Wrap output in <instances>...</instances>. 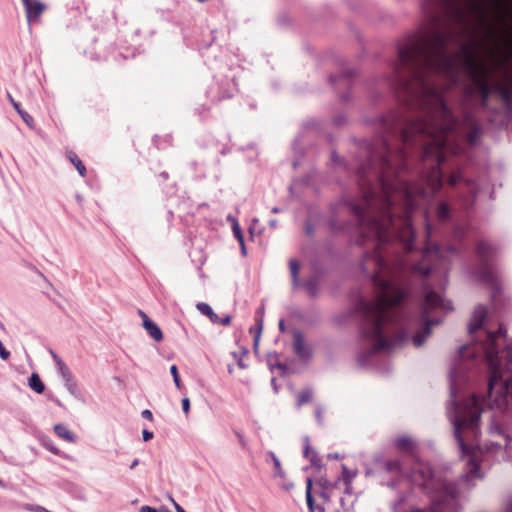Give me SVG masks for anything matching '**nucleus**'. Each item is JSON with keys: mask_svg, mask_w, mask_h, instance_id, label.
I'll list each match as a JSON object with an SVG mask.
<instances>
[{"mask_svg": "<svg viewBox=\"0 0 512 512\" xmlns=\"http://www.w3.org/2000/svg\"><path fill=\"white\" fill-rule=\"evenodd\" d=\"M467 118L472 126L471 130L467 135V140L470 145H475L481 135L482 130L480 125L475 121V119L472 116L468 115Z\"/></svg>", "mask_w": 512, "mask_h": 512, "instance_id": "ddd939ff", "label": "nucleus"}, {"mask_svg": "<svg viewBox=\"0 0 512 512\" xmlns=\"http://www.w3.org/2000/svg\"><path fill=\"white\" fill-rule=\"evenodd\" d=\"M11 105L13 106V108L15 109V111L18 114L23 111V109L21 108L20 104L17 101H14Z\"/></svg>", "mask_w": 512, "mask_h": 512, "instance_id": "a18cd8bd", "label": "nucleus"}, {"mask_svg": "<svg viewBox=\"0 0 512 512\" xmlns=\"http://www.w3.org/2000/svg\"><path fill=\"white\" fill-rule=\"evenodd\" d=\"M462 181H465V183L467 184V187H468L469 193L471 194V197L475 198L476 192H477L475 183L470 180H465L462 176V173L459 170L453 171L448 178V184L451 186H455L456 184H458Z\"/></svg>", "mask_w": 512, "mask_h": 512, "instance_id": "9d476101", "label": "nucleus"}, {"mask_svg": "<svg viewBox=\"0 0 512 512\" xmlns=\"http://www.w3.org/2000/svg\"><path fill=\"white\" fill-rule=\"evenodd\" d=\"M0 487L1 488H6V484L0 479Z\"/></svg>", "mask_w": 512, "mask_h": 512, "instance_id": "69168bd1", "label": "nucleus"}, {"mask_svg": "<svg viewBox=\"0 0 512 512\" xmlns=\"http://www.w3.org/2000/svg\"><path fill=\"white\" fill-rule=\"evenodd\" d=\"M437 217L440 221H446L449 219L450 216V209L447 203L440 202L437 211H436Z\"/></svg>", "mask_w": 512, "mask_h": 512, "instance_id": "b1692460", "label": "nucleus"}, {"mask_svg": "<svg viewBox=\"0 0 512 512\" xmlns=\"http://www.w3.org/2000/svg\"><path fill=\"white\" fill-rule=\"evenodd\" d=\"M263 315H264V307H260L258 310H257V319H256V326H257V330H256V334L254 336V348L257 349L258 347V343H259V340H260V336H261V332H262V329H263Z\"/></svg>", "mask_w": 512, "mask_h": 512, "instance_id": "a211bd4d", "label": "nucleus"}, {"mask_svg": "<svg viewBox=\"0 0 512 512\" xmlns=\"http://www.w3.org/2000/svg\"><path fill=\"white\" fill-rule=\"evenodd\" d=\"M50 354H51L55 364H58L59 361H63L53 350H50Z\"/></svg>", "mask_w": 512, "mask_h": 512, "instance_id": "c03bdc74", "label": "nucleus"}, {"mask_svg": "<svg viewBox=\"0 0 512 512\" xmlns=\"http://www.w3.org/2000/svg\"><path fill=\"white\" fill-rule=\"evenodd\" d=\"M306 501L310 512H315L314 500L311 492H309V489H306Z\"/></svg>", "mask_w": 512, "mask_h": 512, "instance_id": "72a5a7b5", "label": "nucleus"}, {"mask_svg": "<svg viewBox=\"0 0 512 512\" xmlns=\"http://www.w3.org/2000/svg\"><path fill=\"white\" fill-rule=\"evenodd\" d=\"M375 462L387 472V473H399L401 472V463L397 459L384 460L381 456L375 457Z\"/></svg>", "mask_w": 512, "mask_h": 512, "instance_id": "9b49d317", "label": "nucleus"}, {"mask_svg": "<svg viewBox=\"0 0 512 512\" xmlns=\"http://www.w3.org/2000/svg\"><path fill=\"white\" fill-rule=\"evenodd\" d=\"M320 484L322 486V490L328 491L330 489L335 488L338 484V481H336L335 483H331L327 479H321Z\"/></svg>", "mask_w": 512, "mask_h": 512, "instance_id": "473e14b6", "label": "nucleus"}, {"mask_svg": "<svg viewBox=\"0 0 512 512\" xmlns=\"http://www.w3.org/2000/svg\"><path fill=\"white\" fill-rule=\"evenodd\" d=\"M170 373H171V375L173 377V381L175 383V386L177 388H180L181 381H180V377H179V373H178V368H177L176 365H172L170 367Z\"/></svg>", "mask_w": 512, "mask_h": 512, "instance_id": "2f4dec72", "label": "nucleus"}, {"mask_svg": "<svg viewBox=\"0 0 512 512\" xmlns=\"http://www.w3.org/2000/svg\"><path fill=\"white\" fill-rule=\"evenodd\" d=\"M311 488H312V480L310 478H308L306 489H309V492H311Z\"/></svg>", "mask_w": 512, "mask_h": 512, "instance_id": "6e6d98bb", "label": "nucleus"}, {"mask_svg": "<svg viewBox=\"0 0 512 512\" xmlns=\"http://www.w3.org/2000/svg\"><path fill=\"white\" fill-rule=\"evenodd\" d=\"M196 308L204 315L208 316L210 321L214 324H220L227 326L231 323V316L225 315L224 317H220L215 313L212 309V307L205 302H199L196 305Z\"/></svg>", "mask_w": 512, "mask_h": 512, "instance_id": "0eeeda50", "label": "nucleus"}, {"mask_svg": "<svg viewBox=\"0 0 512 512\" xmlns=\"http://www.w3.org/2000/svg\"><path fill=\"white\" fill-rule=\"evenodd\" d=\"M313 396V391L310 388L302 390L297 399V407H301L302 405L311 401Z\"/></svg>", "mask_w": 512, "mask_h": 512, "instance_id": "393cba45", "label": "nucleus"}, {"mask_svg": "<svg viewBox=\"0 0 512 512\" xmlns=\"http://www.w3.org/2000/svg\"><path fill=\"white\" fill-rule=\"evenodd\" d=\"M320 495L325 501H330V495L328 491L322 490Z\"/></svg>", "mask_w": 512, "mask_h": 512, "instance_id": "49530a36", "label": "nucleus"}, {"mask_svg": "<svg viewBox=\"0 0 512 512\" xmlns=\"http://www.w3.org/2000/svg\"><path fill=\"white\" fill-rule=\"evenodd\" d=\"M304 442H305L304 451H303L304 457L308 458L312 465L319 467L320 466V460H319L316 452L311 451V447H310L309 437L308 436H306L304 438Z\"/></svg>", "mask_w": 512, "mask_h": 512, "instance_id": "2eb2a0df", "label": "nucleus"}, {"mask_svg": "<svg viewBox=\"0 0 512 512\" xmlns=\"http://www.w3.org/2000/svg\"><path fill=\"white\" fill-rule=\"evenodd\" d=\"M436 309L448 311L452 310L453 307L452 303L450 301H446L441 294L436 293L433 290H427L423 303L422 316L420 319H417V325H420L422 322H424V326L412 337V342L415 347H421L431 334V326L440 323L439 320L429 319L428 317V314Z\"/></svg>", "mask_w": 512, "mask_h": 512, "instance_id": "20e7f679", "label": "nucleus"}, {"mask_svg": "<svg viewBox=\"0 0 512 512\" xmlns=\"http://www.w3.org/2000/svg\"><path fill=\"white\" fill-rule=\"evenodd\" d=\"M293 348L301 359L307 360L311 357L310 349L305 346L303 335L300 332L294 333Z\"/></svg>", "mask_w": 512, "mask_h": 512, "instance_id": "1a4fd4ad", "label": "nucleus"}, {"mask_svg": "<svg viewBox=\"0 0 512 512\" xmlns=\"http://www.w3.org/2000/svg\"><path fill=\"white\" fill-rule=\"evenodd\" d=\"M456 253V248L453 245H438L435 244L431 248L428 247L424 254L422 262L415 263L412 266V271L415 274H419L422 276H426L437 269V264H441V270L444 272L445 276L447 275V268L445 262V258L448 254Z\"/></svg>", "mask_w": 512, "mask_h": 512, "instance_id": "423d86ee", "label": "nucleus"}, {"mask_svg": "<svg viewBox=\"0 0 512 512\" xmlns=\"http://www.w3.org/2000/svg\"><path fill=\"white\" fill-rule=\"evenodd\" d=\"M23 508H24L25 510H27V511H32V512H42L44 507L39 506V505L24 504V505H23Z\"/></svg>", "mask_w": 512, "mask_h": 512, "instance_id": "f704fd0d", "label": "nucleus"}, {"mask_svg": "<svg viewBox=\"0 0 512 512\" xmlns=\"http://www.w3.org/2000/svg\"><path fill=\"white\" fill-rule=\"evenodd\" d=\"M512 56V46L510 47V53L505 57V61H507Z\"/></svg>", "mask_w": 512, "mask_h": 512, "instance_id": "0e129e2a", "label": "nucleus"}, {"mask_svg": "<svg viewBox=\"0 0 512 512\" xmlns=\"http://www.w3.org/2000/svg\"><path fill=\"white\" fill-rule=\"evenodd\" d=\"M489 433L491 435H503L507 441H511L512 439L508 434L505 433L504 427L500 423L493 422L489 427Z\"/></svg>", "mask_w": 512, "mask_h": 512, "instance_id": "a878e982", "label": "nucleus"}, {"mask_svg": "<svg viewBox=\"0 0 512 512\" xmlns=\"http://www.w3.org/2000/svg\"><path fill=\"white\" fill-rule=\"evenodd\" d=\"M56 367L57 372L62 379L72 376L70 369L68 368L64 361H59V363L56 364Z\"/></svg>", "mask_w": 512, "mask_h": 512, "instance_id": "c756f323", "label": "nucleus"}, {"mask_svg": "<svg viewBox=\"0 0 512 512\" xmlns=\"http://www.w3.org/2000/svg\"><path fill=\"white\" fill-rule=\"evenodd\" d=\"M143 328L154 341L160 342L163 340V333L160 327L154 321H146L143 325Z\"/></svg>", "mask_w": 512, "mask_h": 512, "instance_id": "f8f14e48", "label": "nucleus"}, {"mask_svg": "<svg viewBox=\"0 0 512 512\" xmlns=\"http://www.w3.org/2000/svg\"><path fill=\"white\" fill-rule=\"evenodd\" d=\"M355 75V72L353 70H344L341 72V74L338 77L331 76L330 82L335 84L338 81L343 82L344 85H347L350 81V79Z\"/></svg>", "mask_w": 512, "mask_h": 512, "instance_id": "4be33fe9", "label": "nucleus"}, {"mask_svg": "<svg viewBox=\"0 0 512 512\" xmlns=\"http://www.w3.org/2000/svg\"><path fill=\"white\" fill-rule=\"evenodd\" d=\"M331 159H332V161H333L334 163H338V162H340V158H339V156H338L335 152H333V153H332V155H331Z\"/></svg>", "mask_w": 512, "mask_h": 512, "instance_id": "3c124183", "label": "nucleus"}, {"mask_svg": "<svg viewBox=\"0 0 512 512\" xmlns=\"http://www.w3.org/2000/svg\"><path fill=\"white\" fill-rule=\"evenodd\" d=\"M476 255L479 260V267L475 270V277L482 283L490 286L495 293L500 291L497 281V274L492 265L497 256V247L487 241H479L476 245Z\"/></svg>", "mask_w": 512, "mask_h": 512, "instance_id": "39448f33", "label": "nucleus"}, {"mask_svg": "<svg viewBox=\"0 0 512 512\" xmlns=\"http://www.w3.org/2000/svg\"><path fill=\"white\" fill-rule=\"evenodd\" d=\"M412 479L430 494L434 512H457L460 508L459 490L447 475L436 474L430 465L418 463L412 470Z\"/></svg>", "mask_w": 512, "mask_h": 512, "instance_id": "7ed1b4c3", "label": "nucleus"}, {"mask_svg": "<svg viewBox=\"0 0 512 512\" xmlns=\"http://www.w3.org/2000/svg\"><path fill=\"white\" fill-rule=\"evenodd\" d=\"M327 458L328 459H339L340 458V455L336 452V453H329L327 455Z\"/></svg>", "mask_w": 512, "mask_h": 512, "instance_id": "8fccbe9b", "label": "nucleus"}, {"mask_svg": "<svg viewBox=\"0 0 512 512\" xmlns=\"http://www.w3.org/2000/svg\"><path fill=\"white\" fill-rule=\"evenodd\" d=\"M142 417L146 420L152 421L153 420V414L149 409H145L141 413Z\"/></svg>", "mask_w": 512, "mask_h": 512, "instance_id": "a19ab883", "label": "nucleus"}, {"mask_svg": "<svg viewBox=\"0 0 512 512\" xmlns=\"http://www.w3.org/2000/svg\"><path fill=\"white\" fill-rule=\"evenodd\" d=\"M237 364H238L239 368H241V369L246 368V364L242 360H239Z\"/></svg>", "mask_w": 512, "mask_h": 512, "instance_id": "4d7b16f0", "label": "nucleus"}, {"mask_svg": "<svg viewBox=\"0 0 512 512\" xmlns=\"http://www.w3.org/2000/svg\"><path fill=\"white\" fill-rule=\"evenodd\" d=\"M29 387L33 389L36 393L41 394L45 390V385L40 379L39 375L33 373L29 378Z\"/></svg>", "mask_w": 512, "mask_h": 512, "instance_id": "aec40b11", "label": "nucleus"}, {"mask_svg": "<svg viewBox=\"0 0 512 512\" xmlns=\"http://www.w3.org/2000/svg\"><path fill=\"white\" fill-rule=\"evenodd\" d=\"M10 356V352L5 349L2 341L0 340V358L3 360H7Z\"/></svg>", "mask_w": 512, "mask_h": 512, "instance_id": "c9c22d12", "label": "nucleus"}, {"mask_svg": "<svg viewBox=\"0 0 512 512\" xmlns=\"http://www.w3.org/2000/svg\"><path fill=\"white\" fill-rule=\"evenodd\" d=\"M342 121H343L342 117H339V118L336 119L337 124H340Z\"/></svg>", "mask_w": 512, "mask_h": 512, "instance_id": "338daca9", "label": "nucleus"}, {"mask_svg": "<svg viewBox=\"0 0 512 512\" xmlns=\"http://www.w3.org/2000/svg\"><path fill=\"white\" fill-rule=\"evenodd\" d=\"M182 410L187 415L190 411V400L187 397L182 399Z\"/></svg>", "mask_w": 512, "mask_h": 512, "instance_id": "e433bc0d", "label": "nucleus"}, {"mask_svg": "<svg viewBox=\"0 0 512 512\" xmlns=\"http://www.w3.org/2000/svg\"><path fill=\"white\" fill-rule=\"evenodd\" d=\"M289 268L292 278V285L294 288L298 287L300 285L299 281V270H300V263L296 259H291L289 261Z\"/></svg>", "mask_w": 512, "mask_h": 512, "instance_id": "f3484780", "label": "nucleus"}, {"mask_svg": "<svg viewBox=\"0 0 512 512\" xmlns=\"http://www.w3.org/2000/svg\"><path fill=\"white\" fill-rule=\"evenodd\" d=\"M240 246H241V251H242V253H243V254H246V247H245V244H244V243H243V244H240Z\"/></svg>", "mask_w": 512, "mask_h": 512, "instance_id": "bf43d9fd", "label": "nucleus"}, {"mask_svg": "<svg viewBox=\"0 0 512 512\" xmlns=\"http://www.w3.org/2000/svg\"><path fill=\"white\" fill-rule=\"evenodd\" d=\"M238 437L240 439L241 444L244 445V440H243L242 436L240 434H238Z\"/></svg>", "mask_w": 512, "mask_h": 512, "instance_id": "774afa93", "label": "nucleus"}, {"mask_svg": "<svg viewBox=\"0 0 512 512\" xmlns=\"http://www.w3.org/2000/svg\"><path fill=\"white\" fill-rule=\"evenodd\" d=\"M344 493L345 494H348V495H351L352 494V484H345V490H344Z\"/></svg>", "mask_w": 512, "mask_h": 512, "instance_id": "de8ad7c7", "label": "nucleus"}, {"mask_svg": "<svg viewBox=\"0 0 512 512\" xmlns=\"http://www.w3.org/2000/svg\"><path fill=\"white\" fill-rule=\"evenodd\" d=\"M24 9L28 23H31L39 19L45 10V5L38 0H31L28 4L24 5Z\"/></svg>", "mask_w": 512, "mask_h": 512, "instance_id": "6e6552de", "label": "nucleus"}, {"mask_svg": "<svg viewBox=\"0 0 512 512\" xmlns=\"http://www.w3.org/2000/svg\"><path fill=\"white\" fill-rule=\"evenodd\" d=\"M139 464L138 459H134L130 465V469H134Z\"/></svg>", "mask_w": 512, "mask_h": 512, "instance_id": "603ef678", "label": "nucleus"}, {"mask_svg": "<svg viewBox=\"0 0 512 512\" xmlns=\"http://www.w3.org/2000/svg\"><path fill=\"white\" fill-rule=\"evenodd\" d=\"M279 329L282 331L284 330V320L279 321Z\"/></svg>", "mask_w": 512, "mask_h": 512, "instance_id": "13d9d810", "label": "nucleus"}, {"mask_svg": "<svg viewBox=\"0 0 512 512\" xmlns=\"http://www.w3.org/2000/svg\"><path fill=\"white\" fill-rule=\"evenodd\" d=\"M506 511L512 512V497L508 500V502L506 504Z\"/></svg>", "mask_w": 512, "mask_h": 512, "instance_id": "09e8293b", "label": "nucleus"}, {"mask_svg": "<svg viewBox=\"0 0 512 512\" xmlns=\"http://www.w3.org/2000/svg\"><path fill=\"white\" fill-rule=\"evenodd\" d=\"M138 315L142 318V325L151 320L143 310H138Z\"/></svg>", "mask_w": 512, "mask_h": 512, "instance_id": "79ce46f5", "label": "nucleus"}, {"mask_svg": "<svg viewBox=\"0 0 512 512\" xmlns=\"http://www.w3.org/2000/svg\"><path fill=\"white\" fill-rule=\"evenodd\" d=\"M272 212L273 213H279L280 212V208L279 207H273L272 208Z\"/></svg>", "mask_w": 512, "mask_h": 512, "instance_id": "680f3d73", "label": "nucleus"}, {"mask_svg": "<svg viewBox=\"0 0 512 512\" xmlns=\"http://www.w3.org/2000/svg\"><path fill=\"white\" fill-rule=\"evenodd\" d=\"M153 436H154V435H153V432H151V431H149V430H147V429H144V430L142 431V437H143V440H144V441H149V440H151V439L153 438Z\"/></svg>", "mask_w": 512, "mask_h": 512, "instance_id": "58836bf2", "label": "nucleus"}, {"mask_svg": "<svg viewBox=\"0 0 512 512\" xmlns=\"http://www.w3.org/2000/svg\"><path fill=\"white\" fill-rule=\"evenodd\" d=\"M6 96H7L8 101L10 102V104H12L15 101V99L12 97L10 92H7Z\"/></svg>", "mask_w": 512, "mask_h": 512, "instance_id": "5fc2aeb1", "label": "nucleus"}, {"mask_svg": "<svg viewBox=\"0 0 512 512\" xmlns=\"http://www.w3.org/2000/svg\"><path fill=\"white\" fill-rule=\"evenodd\" d=\"M486 314L485 306L475 308L468 332L473 335L479 331L478 337L484 339L475 345L459 347L449 375L450 401L446 413L462 456L469 455L470 469L462 476L466 482L482 477L478 459L498 461L499 455L504 453L502 446L494 442L476 443L472 451L466 443L477 441L482 404L502 412L503 425L512 428V346L498 348V340L505 336V331L501 326L495 332L483 328ZM509 452L510 448L506 446L505 453Z\"/></svg>", "mask_w": 512, "mask_h": 512, "instance_id": "f03ea898", "label": "nucleus"}, {"mask_svg": "<svg viewBox=\"0 0 512 512\" xmlns=\"http://www.w3.org/2000/svg\"><path fill=\"white\" fill-rule=\"evenodd\" d=\"M502 0H424L422 11L426 26L421 34L398 49L394 70L398 89L406 95L411 109L419 115L385 119L389 135L398 134L404 147L392 149L388 139L380 137L366 147L367 163L357 170L360 202L345 200L343 205L355 217L359 236L357 245L367 241L373 250L363 255L362 271L371 278L376 295H406L405 288L382 256L381 246L400 237L398 222L405 237L414 236L410 215L415 196L437 193L443 185L440 164L447 152H455L451 134L457 120L445 103L443 90L433 76L440 75L455 85L464 73L469 84L465 95L480 96L487 109L492 94L505 105L512 98L511 89L498 80L494 68L478 55L477 32L484 40L499 42L498 31L490 21L491 8ZM411 248V243H407Z\"/></svg>", "mask_w": 512, "mask_h": 512, "instance_id": "f257e3e1", "label": "nucleus"}, {"mask_svg": "<svg viewBox=\"0 0 512 512\" xmlns=\"http://www.w3.org/2000/svg\"><path fill=\"white\" fill-rule=\"evenodd\" d=\"M292 487H293V484H292V483H289V484H286V485L284 486V489L288 490V489H290V488H292Z\"/></svg>", "mask_w": 512, "mask_h": 512, "instance_id": "e2e57ef3", "label": "nucleus"}, {"mask_svg": "<svg viewBox=\"0 0 512 512\" xmlns=\"http://www.w3.org/2000/svg\"><path fill=\"white\" fill-rule=\"evenodd\" d=\"M322 412L323 410L321 407H318L315 411V417L319 424H323Z\"/></svg>", "mask_w": 512, "mask_h": 512, "instance_id": "ea45409f", "label": "nucleus"}, {"mask_svg": "<svg viewBox=\"0 0 512 512\" xmlns=\"http://www.w3.org/2000/svg\"><path fill=\"white\" fill-rule=\"evenodd\" d=\"M267 456L271 459L274 466V475L279 478L285 477V471L282 468L279 458L273 451H268Z\"/></svg>", "mask_w": 512, "mask_h": 512, "instance_id": "6ab92c4d", "label": "nucleus"}, {"mask_svg": "<svg viewBox=\"0 0 512 512\" xmlns=\"http://www.w3.org/2000/svg\"><path fill=\"white\" fill-rule=\"evenodd\" d=\"M171 501H172V503H173V506H174V508H175L176 512H186V511L182 508V506H181L179 503H177L173 498H171Z\"/></svg>", "mask_w": 512, "mask_h": 512, "instance_id": "37998d69", "label": "nucleus"}, {"mask_svg": "<svg viewBox=\"0 0 512 512\" xmlns=\"http://www.w3.org/2000/svg\"><path fill=\"white\" fill-rule=\"evenodd\" d=\"M342 473L341 476L337 479L338 483L343 481L344 484H352L353 480L357 476V470H350L345 464L341 465Z\"/></svg>", "mask_w": 512, "mask_h": 512, "instance_id": "dca6fc26", "label": "nucleus"}, {"mask_svg": "<svg viewBox=\"0 0 512 512\" xmlns=\"http://www.w3.org/2000/svg\"><path fill=\"white\" fill-rule=\"evenodd\" d=\"M228 219H231L233 221L232 231H233L235 238L239 241V244H243L244 237H243L241 228H240L237 220L231 216H229Z\"/></svg>", "mask_w": 512, "mask_h": 512, "instance_id": "cd10ccee", "label": "nucleus"}, {"mask_svg": "<svg viewBox=\"0 0 512 512\" xmlns=\"http://www.w3.org/2000/svg\"><path fill=\"white\" fill-rule=\"evenodd\" d=\"M410 512H425V511L422 509H419V508H413V509H411Z\"/></svg>", "mask_w": 512, "mask_h": 512, "instance_id": "052dcab7", "label": "nucleus"}, {"mask_svg": "<svg viewBox=\"0 0 512 512\" xmlns=\"http://www.w3.org/2000/svg\"><path fill=\"white\" fill-rule=\"evenodd\" d=\"M64 385L69 393L73 396L77 395L78 387L77 383L74 381L73 376L63 379Z\"/></svg>", "mask_w": 512, "mask_h": 512, "instance_id": "c85d7f7f", "label": "nucleus"}, {"mask_svg": "<svg viewBox=\"0 0 512 512\" xmlns=\"http://www.w3.org/2000/svg\"><path fill=\"white\" fill-rule=\"evenodd\" d=\"M55 434L68 441L69 443H75L76 437L75 435L63 424H56L54 426Z\"/></svg>", "mask_w": 512, "mask_h": 512, "instance_id": "4468645a", "label": "nucleus"}, {"mask_svg": "<svg viewBox=\"0 0 512 512\" xmlns=\"http://www.w3.org/2000/svg\"><path fill=\"white\" fill-rule=\"evenodd\" d=\"M19 116L21 117V119L25 122V124L29 128H31V129L34 128V126H35L34 119L29 113H27L26 111L23 110L22 112L19 113Z\"/></svg>", "mask_w": 512, "mask_h": 512, "instance_id": "7c9ffc66", "label": "nucleus"}, {"mask_svg": "<svg viewBox=\"0 0 512 512\" xmlns=\"http://www.w3.org/2000/svg\"><path fill=\"white\" fill-rule=\"evenodd\" d=\"M340 504H341L342 510H337V512H351L352 505H346L343 497L340 499Z\"/></svg>", "mask_w": 512, "mask_h": 512, "instance_id": "4c0bfd02", "label": "nucleus"}, {"mask_svg": "<svg viewBox=\"0 0 512 512\" xmlns=\"http://www.w3.org/2000/svg\"><path fill=\"white\" fill-rule=\"evenodd\" d=\"M269 225L271 228H276L277 226V220L273 219L269 221Z\"/></svg>", "mask_w": 512, "mask_h": 512, "instance_id": "864d4df0", "label": "nucleus"}, {"mask_svg": "<svg viewBox=\"0 0 512 512\" xmlns=\"http://www.w3.org/2000/svg\"><path fill=\"white\" fill-rule=\"evenodd\" d=\"M67 156H68L69 160L71 161V163L75 166V168L77 169L79 174L81 176H84L86 173V168H85L84 164L82 163V161L78 158V156L72 151L68 152Z\"/></svg>", "mask_w": 512, "mask_h": 512, "instance_id": "5701e85b", "label": "nucleus"}, {"mask_svg": "<svg viewBox=\"0 0 512 512\" xmlns=\"http://www.w3.org/2000/svg\"><path fill=\"white\" fill-rule=\"evenodd\" d=\"M396 446L403 451H410L414 447V441L409 436L399 437L396 441Z\"/></svg>", "mask_w": 512, "mask_h": 512, "instance_id": "412c9836", "label": "nucleus"}, {"mask_svg": "<svg viewBox=\"0 0 512 512\" xmlns=\"http://www.w3.org/2000/svg\"><path fill=\"white\" fill-rule=\"evenodd\" d=\"M304 287H305V289L307 290V292L309 293L310 296L315 297L317 295V292H318V281H317L316 278L308 279L304 283Z\"/></svg>", "mask_w": 512, "mask_h": 512, "instance_id": "bb28decb", "label": "nucleus"}]
</instances>
